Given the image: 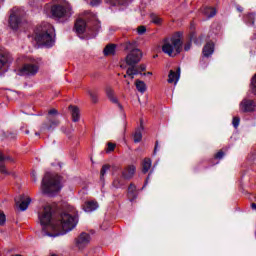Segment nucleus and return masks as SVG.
<instances>
[{"label":"nucleus","mask_w":256,"mask_h":256,"mask_svg":"<svg viewBox=\"0 0 256 256\" xmlns=\"http://www.w3.org/2000/svg\"><path fill=\"white\" fill-rule=\"evenodd\" d=\"M53 217V210L50 206L44 207L42 213L38 214V219L42 225L43 237H59L61 235H67L69 231H73L74 227H77V217L67 213L60 215V221L51 223Z\"/></svg>","instance_id":"1"},{"label":"nucleus","mask_w":256,"mask_h":256,"mask_svg":"<svg viewBox=\"0 0 256 256\" xmlns=\"http://www.w3.org/2000/svg\"><path fill=\"white\" fill-rule=\"evenodd\" d=\"M62 189L63 184L61 183V177L51 172H46L41 182V191L43 195L55 197V195Z\"/></svg>","instance_id":"2"},{"label":"nucleus","mask_w":256,"mask_h":256,"mask_svg":"<svg viewBox=\"0 0 256 256\" xmlns=\"http://www.w3.org/2000/svg\"><path fill=\"white\" fill-rule=\"evenodd\" d=\"M55 28L48 22H42L35 30V40L44 47H53L55 45Z\"/></svg>","instance_id":"3"},{"label":"nucleus","mask_w":256,"mask_h":256,"mask_svg":"<svg viewBox=\"0 0 256 256\" xmlns=\"http://www.w3.org/2000/svg\"><path fill=\"white\" fill-rule=\"evenodd\" d=\"M51 15L56 21L64 23V21H69L73 16V7L64 0L60 4H54L51 7Z\"/></svg>","instance_id":"4"},{"label":"nucleus","mask_w":256,"mask_h":256,"mask_svg":"<svg viewBox=\"0 0 256 256\" xmlns=\"http://www.w3.org/2000/svg\"><path fill=\"white\" fill-rule=\"evenodd\" d=\"M178 36H173L171 38H166L162 46V51L169 57H175L179 55L183 49V41H181V32L177 33Z\"/></svg>","instance_id":"5"},{"label":"nucleus","mask_w":256,"mask_h":256,"mask_svg":"<svg viewBox=\"0 0 256 256\" xmlns=\"http://www.w3.org/2000/svg\"><path fill=\"white\" fill-rule=\"evenodd\" d=\"M9 27L12 31H17L19 27L23 24V12L21 10L14 8L9 17Z\"/></svg>","instance_id":"6"},{"label":"nucleus","mask_w":256,"mask_h":256,"mask_svg":"<svg viewBox=\"0 0 256 256\" xmlns=\"http://www.w3.org/2000/svg\"><path fill=\"white\" fill-rule=\"evenodd\" d=\"M39 73V65L37 64H24L22 68L19 69V75L22 77H35Z\"/></svg>","instance_id":"7"},{"label":"nucleus","mask_w":256,"mask_h":256,"mask_svg":"<svg viewBox=\"0 0 256 256\" xmlns=\"http://www.w3.org/2000/svg\"><path fill=\"white\" fill-rule=\"evenodd\" d=\"M142 58L143 52H141V50H133L126 56V65H129V67H135Z\"/></svg>","instance_id":"8"},{"label":"nucleus","mask_w":256,"mask_h":256,"mask_svg":"<svg viewBox=\"0 0 256 256\" xmlns=\"http://www.w3.org/2000/svg\"><path fill=\"white\" fill-rule=\"evenodd\" d=\"M15 203L19 210L27 211L29 205H31V198L26 197L25 195H20L15 198Z\"/></svg>","instance_id":"9"},{"label":"nucleus","mask_w":256,"mask_h":256,"mask_svg":"<svg viewBox=\"0 0 256 256\" xmlns=\"http://www.w3.org/2000/svg\"><path fill=\"white\" fill-rule=\"evenodd\" d=\"M255 101L252 99H243L240 103V111L242 113H253L255 111Z\"/></svg>","instance_id":"10"},{"label":"nucleus","mask_w":256,"mask_h":256,"mask_svg":"<svg viewBox=\"0 0 256 256\" xmlns=\"http://www.w3.org/2000/svg\"><path fill=\"white\" fill-rule=\"evenodd\" d=\"M89 243H91V235L85 232H82L76 239V247L78 249H85Z\"/></svg>","instance_id":"11"},{"label":"nucleus","mask_w":256,"mask_h":256,"mask_svg":"<svg viewBox=\"0 0 256 256\" xmlns=\"http://www.w3.org/2000/svg\"><path fill=\"white\" fill-rule=\"evenodd\" d=\"M47 121L48 122L42 124L41 131H53L57 129L61 123L59 120L53 119L51 117H47Z\"/></svg>","instance_id":"12"},{"label":"nucleus","mask_w":256,"mask_h":256,"mask_svg":"<svg viewBox=\"0 0 256 256\" xmlns=\"http://www.w3.org/2000/svg\"><path fill=\"white\" fill-rule=\"evenodd\" d=\"M136 172H137V167L135 165H128L122 171V177L123 179H127L129 181L130 179H133Z\"/></svg>","instance_id":"13"},{"label":"nucleus","mask_w":256,"mask_h":256,"mask_svg":"<svg viewBox=\"0 0 256 256\" xmlns=\"http://www.w3.org/2000/svg\"><path fill=\"white\" fill-rule=\"evenodd\" d=\"M106 95L112 103H114L115 105H118L120 111H123V105H121L117 97H115V91L113 90V88L106 87Z\"/></svg>","instance_id":"14"},{"label":"nucleus","mask_w":256,"mask_h":256,"mask_svg":"<svg viewBox=\"0 0 256 256\" xmlns=\"http://www.w3.org/2000/svg\"><path fill=\"white\" fill-rule=\"evenodd\" d=\"M10 63H13V56L9 53H0V69L7 67Z\"/></svg>","instance_id":"15"},{"label":"nucleus","mask_w":256,"mask_h":256,"mask_svg":"<svg viewBox=\"0 0 256 256\" xmlns=\"http://www.w3.org/2000/svg\"><path fill=\"white\" fill-rule=\"evenodd\" d=\"M74 29L78 35H83L85 33V29H87V23L83 19H77Z\"/></svg>","instance_id":"16"},{"label":"nucleus","mask_w":256,"mask_h":256,"mask_svg":"<svg viewBox=\"0 0 256 256\" xmlns=\"http://www.w3.org/2000/svg\"><path fill=\"white\" fill-rule=\"evenodd\" d=\"M180 77H181V68H178L176 72L173 70H170L168 75V83H174V85H177Z\"/></svg>","instance_id":"17"},{"label":"nucleus","mask_w":256,"mask_h":256,"mask_svg":"<svg viewBox=\"0 0 256 256\" xmlns=\"http://www.w3.org/2000/svg\"><path fill=\"white\" fill-rule=\"evenodd\" d=\"M97 209H99V203L95 201H87L83 205L85 213H93V211H97Z\"/></svg>","instance_id":"18"},{"label":"nucleus","mask_w":256,"mask_h":256,"mask_svg":"<svg viewBox=\"0 0 256 256\" xmlns=\"http://www.w3.org/2000/svg\"><path fill=\"white\" fill-rule=\"evenodd\" d=\"M213 53H215V44L213 42L206 43V45L203 47L202 55L204 57H211Z\"/></svg>","instance_id":"19"},{"label":"nucleus","mask_w":256,"mask_h":256,"mask_svg":"<svg viewBox=\"0 0 256 256\" xmlns=\"http://www.w3.org/2000/svg\"><path fill=\"white\" fill-rule=\"evenodd\" d=\"M69 110L71 111L73 123L79 122V119H81V111H79V107L70 105Z\"/></svg>","instance_id":"20"},{"label":"nucleus","mask_w":256,"mask_h":256,"mask_svg":"<svg viewBox=\"0 0 256 256\" xmlns=\"http://www.w3.org/2000/svg\"><path fill=\"white\" fill-rule=\"evenodd\" d=\"M256 14L255 12H250L244 15V23L248 25V27H253L255 25Z\"/></svg>","instance_id":"21"},{"label":"nucleus","mask_w":256,"mask_h":256,"mask_svg":"<svg viewBox=\"0 0 256 256\" xmlns=\"http://www.w3.org/2000/svg\"><path fill=\"white\" fill-rule=\"evenodd\" d=\"M152 165L153 161L151 160V158H144V160L142 161V173L144 175H146V173H149Z\"/></svg>","instance_id":"22"},{"label":"nucleus","mask_w":256,"mask_h":256,"mask_svg":"<svg viewBox=\"0 0 256 256\" xmlns=\"http://www.w3.org/2000/svg\"><path fill=\"white\" fill-rule=\"evenodd\" d=\"M203 13L205 17H207V19H211L217 15V9H215L214 7H206L204 8Z\"/></svg>","instance_id":"23"},{"label":"nucleus","mask_w":256,"mask_h":256,"mask_svg":"<svg viewBox=\"0 0 256 256\" xmlns=\"http://www.w3.org/2000/svg\"><path fill=\"white\" fill-rule=\"evenodd\" d=\"M198 43L197 42V34L195 32H192L190 34V41H188L185 45H184V51H190L191 50V45L192 43Z\"/></svg>","instance_id":"24"},{"label":"nucleus","mask_w":256,"mask_h":256,"mask_svg":"<svg viewBox=\"0 0 256 256\" xmlns=\"http://www.w3.org/2000/svg\"><path fill=\"white\" fill-rule=\"evenodd\" d=\"M117 46L115 44H108L104 50L103 53L105 55V57L109 56V55H115Z\"/></svg>","instance_id":"25"},{"label":"nucleus","mask_w":256,"mask_h":256,"mask_svg":"<svg viewBox=\"0 0 256 256\" xmlns=\"http://www.w3.org/2000/svg\"><path fill=\"white\" fill-rule=\"evenodd\" d=\"M139 70L135 67H129L126 71V75H124V79L130 77V79H135V75H139Z\"/></svg>","instance_id":"26"},{"label":"nucleus","mask_w":256,"mask_h":256,"mask_svg":"<svg viewBox=\"0 0 256 256\" xmlns=\"http://www.w3.org/2000/svg\"><path fill=\"white\" fill-rule=\"evenodd\" d=\"M137 186H135V184L131 183L128 187V195L129 197H132L133 201L134 199H137Z\"/></svg>","instance_id":"27"},{"label":"nucleus","mask_w":256,"mask_h":256,"mask_svg":"<svg viewBox=\"0 0 256 256\" xmlns=\"http://www.w3.org/2000/svg\"><path fill=\"white\" fill-rule=\"evenodd\" d=\"M136 89L139 93H145L147 91V84L144 81L136 80Z\"/></svg>","instance_id":"28"},{"label":"nucleus","mask_w":256,"mask_h":256,"mask_svg":"<svg viewBox=\"0 0 256 256\" xmlns=\"http://www.w3.org/2000/svg\"><path fill=\"white\" fill-rule=\"evenodd\" d=\"M150 19H151V23H154V25H161V23H163V19H161V17H159L155 13L150 14Z\"/></svg>","instance_id":"29"},{"label":"nucleus","mask_w":256,"mask_h":256,"mask_svg":"<svg viewBox=\"0 0 256 256\" xmlns=\"http://www.w3.org/2000/svg\"><path fill=\"white\" fill-rule=\"evenodd\" d=\"M87 93H88L92 103H98L99 94H97V91L87 90Z\"/></svg>","instance_id":"30"},{"label":"nucleus","mask_w":256,"mask_h":256,"mask_svg":"<svg viewBox=\"0 0 256 256\" xmlns=\"http://www.w3.org/2000/svg\"><path fill=\"white\" fill-rule=\"evenodd\" d=\"M137 47V42H127L126 44H125V51H130V53H131V51H137V50H139L138 48H136Z\"/></svg>","instance_id":"31"},{"label":"nucleus","mask_w":256,"mask_h":256,"mask_svg":"<svg viewBox=\"0 0 256 256\" xmlns=\"http://www.w3.org/2000/svg\"><path fill=\"white\" fill-rule=\"evenodd\" d=\"M125 1L127 0H105V3L111 5L112 7H115L117 5H124Z\"/></svg>","instance_id":"32"},{"label":"nucleus","mask_w":256,"mask_h":256,"mask_svg":"<svg viewBox=\"0 0 256 256\" xmlns=\"http://www.w3.org/2000/svg\"><path fill=\"white\" fill-rule=\"evenodd\" d=\"M109 169H111V166L109 164H105L102 166V169L100 171V179H103V177L107 175V171H109Z\"/></svg>","instance_id":"33"},{"label":"nucleus","mask_w":256,"mask_h":256,"mask_svg":"<svg viewBox=\"0 0 256 256\" xmlns=\"http://www.w3.org/2000/svg\"><path fill=\"white\" fill-rule=\"evenodd\" d=\"M141 139H143V134L141 133V130H137L134 133V143H141Z\"/></svg>","instance_id":"34"},{"label":"nucleus","mask_w":256,"mask_h":256,"mask_svg":"<svg viewBox=\"0 0 256 256\" xmlns=\"http://www.w3.org/2000/svg\"><path fill=\"white\" fill-rule=\"evenodd\" d=\"M0 173L2 175H11V172H9V170H7V167L5 166L4 163L0 164Z\"/></svg>","instance_id":"35"},{"label":"nucleus","mask_w":256,"mask_h":256,"mask_svg":"<svg viewBox=\"0 0 256 256\" xmlns=\"http://www.w3.org/2000/svg\"><path fill=\"white\" fill-rule=\"evenodd\" d=\"M113 187H115V189H121V187H123V184L121 183V180L119 179H115L112 183Z\"/></svg>","instance_id":"36"},{"label":"nucleus","mask_w":256,"mask_h":256,"mask_svg":"<svg viewBox=\"0 0 256 256\" xmlns=\"http://www.w3.org/2000/svg\"><path fill=\"white\" fill-rule=\"evenodd\" d=\"M239 123H241V118L234 117L232 120V125L235 129H237V127H239Z\"/></svg>","instance_id":"37"},{"label":"nucleus","mask_w":256,"mask_h":256,"mask_svg":"<svg viewBox=\"0 0 256 256\" xmlns=\"http://www.w3.org/2000/svg\"><path fill=\"white\" fill-rule=\"evenodd\" d=\"M0 161L1 163L5 161H10V163H13L14 160L11 158V156L0 155Z\"/></svg>","instance_id":"38"},{"label":"nucleus","mask_w":256,"mask_h":256,"mask_svg":"<svg viewBox=\"0 0 256 256\" xmlns=\"http://www.w3.org/2000/svg\"><path fill=\"white\" fill-rule=\"evenodd\" d=\"M138 35H145L147 33V28L145 26H139L137 29Z\"/></svg>","instance_id":"39"},{"label":"nucleus","mask_w":256,"mask_h":256,"mask_svg":"<svg viewBox=\"0 0 256 256\" xmlns=\"http://www.w3.org/2000/svg\"><path fill=\"white\" fill-rule=\"evenodd\" d=\"M100 29H101V22H95V27L92 28V31L95 32V35L99 33Z\"/></svg>","instance_id":"40"},{"label":"nucleus","mask_w":256,"mask_h":256,"mask_svg":"<svg viewBox=\"0 0 256 256\" xmlns=\"http://www.w3.org/2000/svg\"><path fill=\"white\" fill-rule=\"evenodd\" d=\"M102 0H90V5L92 7H99V5H101Z\"/></svg>","instance_id":"41"},{"label":"nucleus","mask_w":256,"mask_h":256,"mask_svg":"<svg viewBox=\"0 0 256 256\" xmlns=\"http://www.w3.org/2000/svg\"><path fill=\"white\" fill-rule=\"evenodd\" d=\"M115 147H116L115 144L109 142V143H108V148H107V150H106V153H111L112 151H115Z\"/></svg>","instance_id":"42"},{"label":"nucleus","mask_w":256,"mask_h":256,"mask_svg":"<svg viewBox=\"0 0 256 256\" xmlns=\"http://www.w3.org/2000/svg\"><path fill=\"white\" fill-rule=\"evenodd\" d=\"M55 115H59V112L57 111V109L53 108L48 111V117L55 116Z\"/></svg>","instance_id":"43"},{"label":"nucleus","mask_w":256,"mask_h":256,"mask_svg":"<svg viewBox=\"0 0 256 256\" xmlns=\"http://www.w3.org/2000/svg\"><path fill=\"white\" fill-rule=\"evenodd\" d=\"M224 156H225V152L219 151L218 153H216L215 159H223Z\"/></svg>","instance_id":"44"},{"label":"nucleus","mask_w":256,"mask_h":256,"mask_svg":"<svg viewBox=\"0 0 256 256\" xmlns=\"http://www.w3.org/2000/svg\"><path fill=\"white\" fill-rule=\"evenodd\" d=\"M136 69L139 71V73H141V71H146L147 65L141 64V65L138 66V68H136Z\"/></svg>","instance_id":"45"},{"label":"nucleus","mask_w":256,"mask_h":256,"mask_svg":"<svg viewBox=\"0 0 256 256\" xmlns=\"http://www.w3.org/2000/svg\"><path fill=\"white\" fill-rule=\"evenodd\" d=\"M7 221L5 214H0V225H3Z\"/></svg>","instance_id":"46"},{"label":"nucleus","mask_w":256,"mask_h":256,"mask_svg":"<svg viewBox=\"0 0 256 256\" xmlns=\"http://www.w3.org/2000/svg\"><path fill=\"white\" fill-rule=\"evenodd\" d=\"M31 177H32V181H34V183H37V173L32 172Z\"/></svg>","instance_id":"47"},{"label":"nucleus","mask_w":256,"mask_h":256,"mask_svg":"<svg viewBox=\"0 0 256 256\" xmlns=\"http://www.w3.org/2000/svg\"><path fill=\"white\" fill-rule=\"evenodd\" d=\"M157 149H159V141H156V143H155L154 155H157Z\"/></svg>","instance_id":"48"},{"label":"nucleus","mask_w":256,"mask_h":256,"mask_svg":"<svg viewBox=\"0 0 256 256\" xmlns=\"http://www.w3.org/2000/svg\"><path fill=\"white\" fill-rule=\"evenodd\" d=\"M237 11H239L240 13H243V7H241L240 5H238L236 7Z\"/></svg>","instance_id":"49"},{"label":"nucleus","mask_w":256,"mask_h":256,"mask_svg":"<svg viewBox=\"0 0 256 256\" xmlns=\"http://www.w3.org/2000/svg\"><path fill=\"white\" fill-rule=\"evenodd\" d=\"M151 177V173L148 174V177L146 178V181H145V184H144V187L147 185V183H149V178Z\"/></svg>","instance_id":"50"},{"label":"nucleus","mask_w":256,"mask_h":256,"mask_svg":"<svg viewBox=\"0 0 256 256\" xmlns=\"http://www.w3.org/2000/svg\"><path fill=\"white\" fill-rule=\"evenodd\" d=\"M139 75H143V76H145V75H153V72H147V73H139Z\"/></svg>","instance_id":"51"},{"label":"nucleus","mask_w":256,"mask_h":256,"mask_svg":"<svg viewBox=\"0 0 256 256\" xmlns=\"http://www.w3.org/2000/svg\"><path fill=\"white\" fill-rule=\"evenodd\" d=\"M61 131H62V133H67V128L61 127Z\"/></svg>","instance_id":"52"},{"label":"nucleus","mask_w":256,"mask_h":256,"mask_svg":"<svg viewBox=\"0 0 256 256\" xmlns=\"http://www.w3.org/2000/svg\"><path fill=\"white\" fill-rule=\"evenodd\" d=\"M251 207H252V209H255V210H256V203H252V204H251Z\"/></svg>","instance_id":"53"},{"label":"nucleus","mask_w":256,"mask_h":256,"mask_svg":"<svg viewBox=\"0 0 256 256\" xmlns=\"http://www.w3.org/2000/svg\"><path fill=\"white\" fill-rule=\"evenodd\" d=\"M35 135H36L37 137H39V133H38V132H36Z\"/></svg>","instance_id":"54"},{"label":"nucleus","mask_w":256,"mask_h":256,"mask_svg":"<svg viewBox=\"0 0 256 256\" xmlns=\"http://www.w3.org/2000/svg\"><path fill=\"white\" fill-rule=\"evenodd\" d=\"M0 3H3V0H0Z\"/></svg>","instance_id":"55"},{"label":"nucleus","mask_w":256,"mask_h":256,"mask_svg":"<svg viewBox=\"0 0 256 256\" xmlns=\"http://www.w3.org/2000/svg\"><path fill=\"white\" fill-rule=\"evenodd\" d=\"M27 134H29V131H26Z\"/></svg>","instance_id":"56"}]
</instances>
